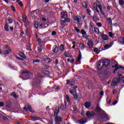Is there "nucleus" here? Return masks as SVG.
<instances>
[{
	"label": "nucleus",
	"instance_id": "43",
	"mask_svg": "<svg viewBox=\"0 0 124 124\" xmlns=\"http://www.w3.org/2000/svg\"><path fill=\"white\" fill-rule=\"evenodd\" d=\"M28 47H29V50H30V51H32V49H31V43H29L27 45Z\"/></svg>",
	"mask_w": 124,
	"mask_h": 124
},
{
	"label": "nucleus",
	"instance_id": "53",
	"mask_svg": "<svg viewBox=\"0 0 124 124\" xmlns=\"http://www.w3.org/2000/svg\"><path fill=\"white\" fill-rule=\"evenodd\" d=\"M70 84L71 86H74L75 82L74 81V80H70Z\"/></svg>",
	"mask_w": 124,
	"mask_h": 124
},
{
	"label": "nucleus",
	"instance_id": "2",
	"mask_svg": "<svg viewBox=\"0 0 124 124\" xmlns=\"http://www.w3.org/2000/svg\"><path fill=\"white\" fill-rule=\"evenodd\" d=\"M59 112H60V107H57L54 111V115L56 116L55 119L57 123H62V118L60 116H58V114H59Z\"/></svg>",
	"mask_w": 124,
	"mask_h": 124
},
{
	"label": "nucleus",
	"instance_id": "33",
	"mask_svg": "<svg viewBox=\"0 0 124 124\" xmlns=\"http://www.w3.org/2000/svg\"><path fill=\"white\" fill-rule=\"evenodd\" d=\"M11 95H12V96H13V97H14V98H16V99L18 98V96H17V94H16V93L15 92H13V93H11Z\"/></svg>",
	"mask_w": 124,
	"mask_h": 124
},
{
	"label": "nucleus",
	"instance_id": "51",
	"mask_svg": "<svg viewBox=\"0 0 124 124\" xmlns=\"http://www.w3.org/2000/svg\"><path fill=\"white\" fill-rule=\"evenodd\" d=\"M104 48L106 50H107V49H109V48H110V46H109V45H106L104 46Z\"/></svg>",
	"mask_w": 124,
	"mask_h": 124
},
{
	"label": "nucleus",
	"instance_id": "45",
	"mask_svg": "<svg viewBox=\"0 0 124 124\" xmlns=\"http://www.w3.org/2000/svg\"><path fill=\"white\" fill-rule=\"evenodd\" d=\"M11 8L12 11H13V12H16V9H15V7L12 5V6H11Z\"/></svg>",
	"mask_w": 124,
	"mask_h": 124
},
{
	"label": "nucleus",
	"instance_id": "39",
	"mask_svg": "<svg viewBox=\"0 0 124 124\" xmlns=\"http://www.w3.org/2000/svg\"><path fill=\"white\" fill-rule=\"evenodd\" d=\"M42 66L43 68H44L45 69H49V66H48L46 64H42Z\"/></svg>",
	"mask_w": 124,
	"mask_h": 124
},
{
	"label": "nucleus",
	"instance_id": "13",
	"mask_svg": "<svg viewBox=\"0 0 124 124\" xmlns=\"http://www.w3.org/2000/svg\"><path fill=\"white\" fill-rule=\"evenodd\" d=\"M81 34H82V36L83 37H84V38H86L87 39V38H88V36H87L86 37V35H87V32H86V31H85V30H84V29H82L81 30Z\"/></svg>",
	"mask_w": 124,
	"mask_h": 124
},
{
	"label": "nucleus",
	"instance_id": "16",
	"mask_svg": "<svg viewBox=\"0 0 124 124\" xmlns=\"http://www.w3.org/2000/svg\"><path fill=\"white\" fill-rule=\"evenodd\" d=\"M82 19V16L81 15H79V16H75L74 18V21H79Z\"/></svg>",
	"mask_w": 124,
	"mask_h": 124
},
{
	"label": "nucleus",
	"instance_id": "20",
	"mask_svg": "<svg viewBox=\"0 0 124 124\" xmlns=\"http://www.w3.org/2000/svg\"><path fill=\"white\" fill-rule=\"evenodd\" d=\"M54 48L53 49V53H55V54H58L59 52V47L57 45L54 46Z\"/></svg>",
	"mask_w": 124,
	"mask_h": 124
},
{
	"label": "nucleus",
	"instance_id": "11",
	"mask_svg": "<svg viewBox=\"0 0 124 124\" xmlns=\"http://www.w3.org/2000/svg\"><path fill=\"white\" fill-rule=\"evenodd\" d=\"M79 54L78 55V57L76 60V62H78L81 61V59H82V54L81 53V51L80 49L78 50Z\"/></svg>",
	"mask_w": 124,
	"mask_h": 124
},
{
	"label": "nucleus",
	"instance_id": "10",
	"mask_svg": "<svg viewBox=\"0 0 124 124\" xmlns=\"http://www.w3.org/2000/svg\"><path fill=\"white\" fill-rule=\"evenodd\" d=\"M23 21L25 23L27 26L31 24V22H30L29 20H28V17H27V16H25V17H23Z\"/></svg>",
	"mask_w": 124,
	"mask_h": 124
},
{
	"label": "nucleus",
	"instance_id": "35",
	"mask_svg": "<svg viewBox=\"0 0 124 124\" xmlns=\"http://www.w3.org/2000/svg\"><path fill=\"white\" fill-rule=\"evenodd\" d=\"M94 31L96 34H99V29L95 27L94 28Z\"/></svg>",
	"mask_w": 124,
	"mask_h": 124
},
{
	"label": "nucleus",
	"instance_id": "17",
	"mask_svg": "<svg viewBox=\"0 0 124 124\" xmlns=\"http://www.w3.org/2000/svg\"><path fill=\"white\" fill-rule=\"evenodd\" d=\"M61 109H62V110H65V109H66V102H64V104H62L61 105Z\"/></svg>",
	"mask_w": 124,
	"mask_h": 124
},
{
	"label": "nucleus",
	"instance_id": "34",
	"mask_svg": "<svg viewBox=\"0 0 124 124\" xmlns=\"http://www.w3.org/2000/svg\"><path fill=\"white\" fill-rule=\"evenodd\" d=\"M82 6L84 8H88V5H87V3L86 2H82L81 3Z\"/></svg>",
	"mask_w": 124,
	"mask_h": 124
},
{
	"label": "nucleus",
	"instance_id": "30",
	"mask_svg": "<svg viewBox=\"0 0 124 124\" xmlns=\"http://www.w3.org/2000/svg\"><path fill=\"white\" fill-rule=\"evenodd\" d=\"M84 106L85 107H86V108H89L90 106H91V103H90L89 102H86L84 104Z\"/></svg>",
	"mask_w": 124,
	"mask_h": 124
},
{
	"label": "nucleus",
	"instance_id": "22",
	"mask_svg": "<svg viewBox=\"0 0 124 124\" xmlns=\"http://www.w3.org/2000/svg\"><path fill=\"white\" fill-rule=\"evenodd\" d=\"M104 74L105 76H109L111 74V72L108 70H105L104 71Z\"/></svg>",
	"mask_w": 124,
	"mask_h": 124
},
{
	"label": "nucleus",
	"instance_id": "36",
	"mask_svg": "<svg viewBox=\"0 0 124 124\" xmlns=\"http://www.w3.org/2000/svg\"><path fill=\"white\" fill-rule=\"evenodd\" d=\"M59 49L61 52H62V51H64V46H63L62 44L59 47Z\"/></svg>",
	"mask_w": 124,
	"mask_h": 124
},
{
	"label": "nucleus",
	"instance_id": "32",
	"mask_svg": "<svg viewBox=\"0 0 124 124\" xmlns=\"http://www.w3.org/2000/svg\"><path fill=\"white\" fill-rule=\"evenodd\" d=\"M118 42L120 44H122V45L124 44V38L119 39Z\"/></svg>",
	"mask_w": 124,
	"mask_h": 124
},
{
	"label": "nucleus",
	"instance_id": "8",
	"mask_svg": "<svg viewBox=\"0 0 124 124\" xmlns=\"http://www.w3.org/2000/svg\"><path fill=\"white\" fill-rule=\"evenodd\" d=\"M93 40H90L87 42V45L89 46L90 49H93Z\"/></svg>",
	"mask_w": 124,
	"mask_h": 124
},
{
	"label": "nucleus",
	"instance_id": "4",
	"mask_svg": "<svg viewBox=\"0 0 124 124\" xmlns=\"http://www.w3.org/2000/svg\"><path fill=\"white\" fill-rule=\"evenodd\" d=\"M119 69L118 71L117 72V77L118 78H124V77H122V72L123 71L122 70H124V67H123L122 65H118Z\"/></svg>",
	"mask_w": 124,
	"mask_h": 124
},
{
	"label": "nucleus",
	"instance_id": "44",
	"mask_svg": "<svg viewBox=\"0 0 124 124\" xmlns=\"http://www.w3.org/2000/svg\"><path fill=\"white\" fill-rule=\"evenodd\" d=\"M94 115H95L94 112L92 111L91 113H90V115L89 117H90V118H93Z\"/></svg>",
	"mask_w": 124,
	"mask_h": 124
},
{
	"label": "nucleus",
	"instance_id": "1",
	"mask_svg": "<svg viewBox=\"0 0 124 124\" xmlns=\"http://www.w3.org/2000/svg\"><path fill=\"white\" fill-rule=\"evenodd\" d=\"M110 65V60L109 59H105L104 61L99 60L98 62L97 66V70H101L103 67H108Z\"/></svg>",
	"mask_w": 124,
	"mask_h": 124
},
{
	"label": "nucleus",
	"instance_id": "29",
	"mask_svg": "<svg viewBox=\"0 0 124 124\" xmlns=\"http://www.w3.org/2000/svg\"><path fill=\"white\" fill-rule=\"evenodd\" d=\"M79 46L81 50H84V49H85V45H84V43H80Z\"/></svg>",
	"mask_w": 124,
	"mask_h": 124
},
{
	"label": "nucleus",
	"instance_id": "7",
	"mask_svg": "<svg viewBox=\"0 0 124 124\" xmlns=\"http://www.w3.org/2000/svg\"><path fill=\"white\" fill-rule=\"evenodd\" d=\"M95 110L96 112H98L99 113H104V110H102V109L99 107V104H97V107H96Z\"/></svg>",
	"mask_w": 124,
	"mask_h": 124
},
{
	"label": "nucleus",
	"instance_id": "62",
	"mask_svg": "<svg viewBox=\"0 0 124 124\" xmlns=\"http://www.w3.org/2000/svg\"><path fill=\"white\" fill-rule=\"evenodd\" d=\"M108 35L109 36H110V37H113V35H114V34H113V33H112V32H109Z\"/></svg>",
	"mask_w": 124,
	"mask_h": 124
},
{
	"label": "nucleus",
	"instance_id": "23",
	"mask_svg": "<svg viewBox=\"0 0 124 124\" xmlns=\"http://www.w3.org/2000/svg\"><path fill=\"white\" fill-rule=\"evenodd\" d=\"M6 107L7 108H10L11 107V101H7L6 103Z\"/></svg>",
	"mask_w": 124,
	"mask_h": 124
},
{
	"label": "nucleus",
	"instance_id": "57",
	"mask_svg": "<svg viewBox=\"0 0 124 124\" xmlns=\"http://www.w3.org/2000/svg\"><path fill=\"white\" fill-rule=\"evenodd\" d=\"M11 53L9 50H6L4 52L5 55H8V54Z\"/></svg>",
	"mask_w": 124,
	"mask_h": 124
},
{
	"label": "nucleus",
	"instance_id": "5",
	"mask_svg": "<svg viewBox=\"0 0 124 124\" xmlns=\"http://www.w3.org/2000/svg\"><path fill=\"white\" fill-rule=\"evenodd\" d=\"M98 117H99L100 119H106V120H109V117L106 114V112L104 111V112H102L101 113H99L98 114Z\"/></svg>",
	"mask_w": 124,
	"mask_h": 124
},
{
	"label": "nucleus",
	"instance_id": "47",
	"mask_svg": "<svg viewBox=\"0 0 124 124\" xmlns=\"http://www.w3.org/2000/svg\"><path fill=\"white\" fill-rule=\"evenodd\" d=\"M73 98H74V99H77V100L80 99H79L78 96L77 94H74Z\"/></svg>",
	"mask_w": 124,
	"mask_h": 124
},
{
	"label": "nucleus",
	"instance_id": "15",
	"mask_svg": "<svg viewBox=\"0 0 124 124\" xmlns=\"http://www.w3.org/2000/svg\"><path fill=\"white\" fill-rule=\"evenodd\" d=\"M21 74H28L29 76L31 75V73L29 70H23L21 72Z\"/></svg>",
	"mask_w": 124,
	"mask_h": 124
},
{
	"label": "nucleus",
	"instance_id": "27",
	"mask_svg": "<svg viewBox=\"0 0 124 124\" xmlns=\"http://www.w3.org/2000/svg\"><path fill=\"white\" fill-rule=\"evenodd\" d=\"M42 74H44V75H46V76H48V75H50V72L46 70H44L43 71Z\"/></svg>",
	"mask_w": 124,
	"mask_h": 124
},
{
	"label": "nucleus",
	"instance_id": "18",
	"mask_svg": "<svg viewBox=\"0 0 124 124\" xmlns=\"http://www.w3.org/2000/svg\"><path fill=\"white\" fill-rule=\"evenodd\" d=\"M100 20V19H99V17H98V16H93V21H94V22H98Z\"/></svg>",
	"mask_w": 124,
	"mask_h": 124
},
{
	"label": "nucleus",
	"instance_id": "46",
	"mask_svg": "<svg viewBox=\"0 0 124 124\" xmlns=\"http://www.w3.org/2000/svg\"><path fill=\"white\" fill-rule=\"evenodd\" d=\"M37 40L39 44H43V41L41 40V38H37Z\"/></svg>",
	"mask_w": 124,
	"mask_h": 124
},
{
	"label": "nucleus",
	"instance_id": "50",
	"mask_svg": "<svg viewBox=\"0 0 124 124\" xmlns=\"http://www.w3.org/2000/svg\"><path fill=\"white\" fill-rule=\"evenodd\" d=\"M73 92H74V93H76L77 91H76V89H77V86H75L73 88Z\"/></svg>",
	"mask_w": 124,
	"mask_h": 124
},
{
	"label": "nucleus",
	"instance_id": "37",
	"mask_svg": "<svg viewBox=\"0 0 124 124\" xmlns=\"http://www.w3.org/2000/svg\"><path fill=\"white\" fill-rule=\"evenodd\" d=\"M107 20L108 21V25H112V19L111 18V17L107 18Z\"/></svg>",
	"mask_w": 124,
	"mask_h": 124
},
{
	"label": "nucleus",
	"instance_id": "59",
	"mask_svg": "<svg viewBox=\"0 0 124 124\" xmlns=\"http://www.w3.org/2000/svg\"><path fill=\"white\" fill-rule=\"evenodd\" d=\"M34 26H35V29L37 30V29H38V23H37V22H36L35 23H34Z\"/></svg>",
	"mask_w": 124,
	"mask_h": 124
},
{
	"label": "nucleus",
	"instance_id": "49",
	"mask_svg": "<svg viewBox=\"0 0 124 124\" xmlns=\"http://www.w3.org/2000/svg\"><path fill=\"white\" fill-rule=\"evenodd\" d=\"M111 62V63H117L118 62H117V61H116L114 59H111L110 61V63Z\"/></svg>",
	"mask_w": 124,
	"mask_h": 124
},
{
	"label": "nucleus",
	"instance_id": "48",
	"mask_svg": "<svg viewBox=\"0 0 124 124\" xmlns=\"http://www.w3.org/2000/svg\"><path fill=\"white\" fill-rule=\"evenodd\" d=\"M25 34L26 36H28L29 37V36H30V35H29V29H28V28H27L25 30Z\"/></svg>",
	"mask_w": 124,
	"mask_h": 124
},
{
	"label": "nucleus",
	"instance_id": "24",
	"mask_svg": "<svg viewBox=\"0 0 124 124\" xmlns=\"http://www.w3.org/2000/svg\"><path fill=\"white\" fill-rule=\"evenodd\" d=\"M39 84H40V80L38 79H36V80L33 82V85L34 86H37V85H39Z\"/></svg>",
	"mask_w": 124,
	"mask_h": 124
},
{
	"label": "nucleus",
	"instance_id": "9",
	"mask_svg": "<svg viewBox=\"0 0 124 124\" xmlns=\"http://www.w3.org/2000/svg\"><path fill=\"white\" fill-rule=\"evenodd\" d=\"M111 67H112L113 68H114V70L113 72V74H115L117 70H119V68H120V67H119L118 63L115 64L114 65H112Z\"/></svg>",
	"mask_w": 124,
	"mask_h": 124
},
{
	"label": "nucleus",
	"instance_id": "3",
	"mask_svg": "<svg viewBox=\"0 0 124 124\" xmlns=\"http://www.w3.org/2000/svg\"><path fill=\"white\" fill-rule=\"evenodd\" d=\"M122 83L124 84V78H114L113 79L111 84L113 86H115L117 84H119V83Z\"/></svg>",
	"mask_w": 124,
	"mask_h": 124
},
{
	"label": "nucleus",
	"instance_id": "56",
	"mask_svg": "<svg viewBox=\"0 0 124 124\" xmlns=\"http://www.w3.org/2000/svg\"><path fill=\"white\" fill-rule=\"evenodd\" d=\"M96 25L98 26V27H99V28L102 27V24H101V23L100 22H97L96 23Z\"/></svg>",
	"mask_w": 124,
	"mask_h": 124
},
{
	"label": "nucleus",
	"instance_id": "40",
	"mask_svg": "<svg viewBox=\"0 0 124 124\" xmlns=\"http://www.w3.org/2000/svg\"><path fill=\"white\" fill-rule=\"evenodd\" d=\"M5 47L6 49H8V51L11 52V53L12 52V51H11V50H12V48L11 46H9L8 45H6Z\"/></svg>",
	"mask_w": 124,
	"mask_h": 124
},
{
	"label": "nucleus",
	"instance_id": "52",
	"mask_svg": "<svg viewBox=\"0 0 124 124\" xmlns=\"http://www.w3.org/2000/svg\"><path fill=\"white\" fill-rule=\"evenodd\" d=\"M8 66L10 68H11V69H15V67L13 66L11 64H9Z\"/></svg>",
	"mask_w": 124,
	"mask_h": 124
},
{
	"label": "nucleus",
	"instance_id": "21",
	"mask_svg": "<svg viewBox=\"0 0 124 124\" xmlns=\"http://www.w3.org/2000/svg\"><path fill=\"white\" fill-rule=\"evenodd\" d=\"M4 30L5 31H9V25L7 24V22L5 24Z\"/></svg>",
	"mask_w": 124,
	"mask_h": 124
},
{
	"label": "nucleus",
	"instance_id": "38",
	"mask_svg": "<svg viewBox=\"0 0 124 124\" xmlns=\"http://www.w3.org/2000/svg\"><path fill=\"white\" fill-rule=\"evenodd\" d=\"M31 118L33 120V121H38V120H40V118L38 117L31 116Z\"/></svg>",
	"mask_w": 124,
	"mask_h": 124
},
{
	"label": "nucleus",
	"instance_id": "55",
	"mask_svg": "<svg viewBox=\"0 0 124 124\" xmlns=\"http://www.w3.org/2000/svg\"><path fill=\"white\" fill-rule=\"evenodd\" d=\"M51 35L54 36V35H57V31H52L51 33Z\"/></svg>",
	"mask_w": 124,
	"mask_h": 124
},
{
	"label": "nucleus",
	"instance_id": "54",
	"mask_svg": "<svg viewBox=\"0 0 124 124\" xmlns=\"http://www.w3.org/2000/svg\"><path fill=\"white\" fill-rule=\"evenodd\" d=\"M98 6V5L97 4H96V2H94L93 3V8H96V7H97Z\"/></svg>",
	"mask_w": 124,
	"mask_h": 124
},
{
	"label": "nucleus",
	"instance_id": "63",
	"mask_svg": "<svg viewBox=\"0 0 124 124\" xmlns=\"http://www.w3.org/2000/svg\"><path fill=\"white\" fill-rule=\"evenodd\" d=\"M55 64L56 65H58V64H59V59H56L55 60Z\"/></svg>",
	"mask_w": 124,
	"mask_h": 124
},
{
	"label": "nucleus",
	"instance_id": "42",
	"mask_svg": "<svg viewBox=\"0 0 124 124\" xmlns=\"http://www.w3.org/2000/svg\"><path fill=\"white\" fill-rule=\"evenodd\" d=\"M119 3L120 5H121V6H123V5H124V0H119Z\"/></svg>",
	"mask_w": 124,
	"mask_h": 124
},
{
	"label": "nucleus",
	"instance_id": "25",
	"mask_svg": "<svg viewBox=\"0 0 124 124\" xmlns=\"http://www.w3.org/2000/svg\"><path fill=\"white\" fill-rule=\"evenodd\" d=\"M19 57H21V58H22L23 59H27V56L25 55V54L23 52L20 53L19 54Z\"/></svg>",
	"mask_w": 124,
	"mask_h": 124
},
{
	"label": "nucleus",
	"instance_id": "58",
	"mask_svg": "<svg viewBox=\"0 0 124 124\" xmlns=\"http://www.w3.org/2000/svg\"><path fill=\"white\" fill-rule=\"evenodd\" d=\"M74 112H75V113H77V112H78V108H77V107H74Z\"/></svg>",
	"mask_w": 124,
	"mask_h": 124
},
{
	"label": "nucleus",
	"instance_id": "14",
	"mask_svg": "<svg viewBox=\"0 0 124 124\" xmlns=\"http://www.w3.org/2000/svg\"><path fill=\"white\" fill-rule=\"evenodd\" d=\"M101 37L102 39H103V40L104 41H106V40H109V37L106 34L102 35Z\"/></svg>",
	"mask_w": 124,
	"mask_h": 124
},
{
	"label": "nucleus",
	"instance_id": "61",
	"mask_svg": "<svg viewBox=\"0 0 124 124\" xmlns=\"http://www.w3.org/2000/svg\"><path fill=\"white\" fill-rule=\"evenodd\" d=\"M8 21H9V24H12V23H13V20L11 18H9Z\"/></svg>",
	"mask_w": 124,
	"mask_h": 124
},
{
	"label": "nucleus",
	"instance_id": "60",
	"mask_svg": "<svg viewBox=\"0 0 124 124\" xmlns=\"http://www.w3.org/2000/svg\"><path fill=\"white\" fill-rule=\"evenodd\" d=\"M66 99L68 102H69V101H70V99L69 98V96H68V95H66Z\"/></svg>",
	"mask_w": 124,
	"mask_h": 124
},
{
	"label": "nucleus",
	"instance_id": "31",
	"mask_svg": "<svg viewBox=\"0 0 124 124\" xmlns=\"http://www.w3.org/2000/svg\"><path fill=\"white\" fill-rule=\"evenodd\" d=\"M79 123L80 124H84L86 123V119L83 118L81 119L79 121Z\"/></svg>",
	"mask_w": 124,
	"mask_h": 124
},
{
	"label": "nucleus",
	"instance_id": "64",
	"mask_svg": "<svg viewBox=\"0 0 124 124\" xmlns=\"http://www.w3.org/2000/svg\"><path fill=\"white\" fill-rule=\"evenodd\" d=\"M53 122H54V120L53 119H51L50 121H49V124H53Z\"/></svg>",
	"mask_w": 124,
	"mask_h": 124
},
{
	"label": "nucleus",
	"instance_id": "28",
	"mask_svg": "<svg viewBox=\"0 0 124 124\" xmlns=\"http://www.w3.org/2000/svg\"><path fill=\"white\" fill-rule=\"evenodd\" d=\"M43 49V48L42 47V45H40L39 46L37 47V50L40 53H41V52H42Z\"/></svg>",
	"mask_w": 124,
	"mask_h": 124
},
{
	"label": "nucleus",
	"instance_id": "19",
	"mask_svg": "<svg viewBox=\"0 0 124 124\" xmlns=\"http://www.w3.org/2000/svg\"><path fill=\"white\" fill-rule=\"evenodd\" d=\"M67 17V15L64 12L61 13V19H65Z\"/></svg>",
	"mask_w": 124,
	"mask_h": 124
},
{
	"label": "nucleus",
	"instance_id": "6",
	"mask_svg": "<svg viewBox=\"0 0 124 124\" xmlns=\"http://www.w3.org/2000/svg\"><path fill=\"white\" fill-rule=\"evenodd\" d=\"M23 110L24 112H27V111L29 110L30 112L33 113V111H32V108H31V106L30 104L26 105L23 108Z\"/></svg>",
	"mask_w": 124,
	"mask_h": 124
},
{
	"label": "nucleus",
	"instance_id": "26",
	"mask_svg": "<svg viewBox=\"0 0 124 124\" xmlns=\"http://www.w3.org/2000/svg\"><path fill=\"white\" fill-rule=\"evenodd\" d=\"M46 63H50L52 62V60L49 58H47L45 60Z\"/></svg>",
	"mask_w": 124,
	"mask_h": 124
},
{
	"label": "nucleus",
	"instance_id": "12",
	"mask_svg": "<svg viewBox=\"0 0 124 124\" xmlns=\"http://www.w3.org/2000/svg\"><path fill=\"white\" fill-rule=\"evenodd\" d=\"M89 32L90 34H93V27L92 25V23H90Z\"/></svg>",
	"mask_w": 124,
	"mask_h": 124
},
{
	"label": "nucleus",
	"instance_id": "41",
	"mask_svg": "<svg viewBox=\"0 0 124 124\" xmlns=\"http://www.w3.org/2000/svg\"><path fill=\"white\" fill-rule=\"evenodd\" d=\"M94 53H96L97 55H98V54H99L100 52V50H98V48L95 47L94 48Z\"/></svg>",
	"mask_w": 124,
	"mask_h": 124
}]
</instances>
